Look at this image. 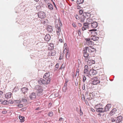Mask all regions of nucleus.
Masks as SVG:
<instances>
[{
  "instance_id": "nucleus-1",
  "label": "nucleus",
  "mask_w": 123,
  "mask_h": 123,
  "mask_svg": "<svg viewBox=\"0 0 123 123\" xmlns=\"http://www.w3.org/2000/svg\"><path fill=\"white\" fill-rule=\"evenodd\" d=\"M90 50L88 47H86L84 49L83 53L84 57L88 56L89 54L92 55L91 54H90Z\"/></svg>"
},
{
  "instance_id": "nucleus-2",
  "label": "nucleus",
  "mask_w": 123,
  "mask_h": 123,
  "mask_svg": "<svg viewBox=\"0 0 123 123\" xmlns=\"http://www.w3.org/2000/svg\"><path fill=\"white\" fill-rule=\"evenodd\" d=\"M48 80L47 81L45 79H43L42 78H40L38 80V83L41 85H43L44 84H47L49 83Z\"/></svg>"
},
{
  "instance_id": "nucleus-3",
  "label": "nucleus",
  "mask_w": 123,
  "mask_h": 123,
  "mask_svg": "<svg viewBox=\"0 0 123 123\" xmlns=\"http://www.w3.org/2000/svg\"><path fill=\"white\" fill-rule=\"evenodd\" d=\"M50 72H48L46 73L44 75L43 78L47 81L48 80V82L49 83L50 81Z\"/></svg>"
},
{
  "instance_id": "nucleus-4",
  "label": "nucleus",
  "mask_w": 123,
  "mask_h": 123,
  "mask_svg": "<svg viewBox=\"0 0 123 123\" xmlns=\"http://www.w3.org/2000/svg\"><path fill=\"white\" fill-rule=\"evenodd\" d=\"M91 79L92 82V84L93 85H97L100 82V81L98 80V78L96 77H93Z\"/></svg>"
},
{
  "instance_id": "nucleus-5",
  "label": "nucleus",
  "mask_w": 123,
  "mask_h": 123,
  "mask_svg": "<svg viewBox=\"0 0 123 123\" xmlns=\"http://www.w3.org/2000/svg\"><path fill=\"white\" fill-rule=\"evenodd\" d=\"M90 31H91V33L92 34H94L95 35H98L99 36L100 35V32L99 30L97 31V29H93L91 30H90Z\"/></svg>"
},
{
  "instance_id": "nucleus-6",
  "label": "nucleus",
  "mask_w": 123,
  "mask_h": 123,
  "mask_svg": "<svg viewBox=\"0 0 123 123\" xmlns=\"http://www.w3.org/2000/svg\"><path fill=\"white\" fill-rule=\"evenodd\" d=\"M37 15L38 17L41 18H44L46 17V14L43 12H39L38 13Z\"/></svg>"
},
{
  "instance_id": "nucleus-7",
  "label": "nucleus",
  "mask_w": 123,
  "mask_h": 123,
  "mask_svg": "<svg viewBox=\"0 0 123 123\" xmlns=\"http://www.w3.org/2000/svg\"><path fill=\"white\" fill-rule=\"evenodd\" d=\"M57 28L56 29V31L57 35L59 37L60 35L61 32V29L60 27L58 26V25H57L56 26V28Z\"/></svg>"
},
{
  "instance_id": "nucleus-8",
  "label": "nucleus",
  "mask_w": 123,
  "mask_h": 123,
  "mask_svg": "<svg viewBox=\"0 0 123 123\" xmlns=\"http://www.w3.org/2000/svg\"><path fill=\"white\" fill-rule=\"evenodd\" d=\"M37 91L38 93H40L42 92L43 89V87L40 86H37L36 87Z\"/></svg>"
},
{
  "instance_id": "nucleus-9",
  "label": "nucleus",
  "mask_w": 123,
  "mask_h": 123,
  "mask_svg": "<svg viewBox=\"0 0 123 123\" xmlns=\"http://www.w3.org/2000/svg\"><path fill=\"white\" fill-rule=\"evenodd\" d=\"M86 13L85 12L83 13V15H82L80 17V22H84L85 20V18H86Z\"/></svg>"
},
{
  "instance_id": "nucleus-10",
  "label": "nucleus",
  "mask_w": 123,
  "mask_h": 123,
  "mask_svg": "<svg viewBox=\"0 0 123 123\" xmlns=\"http://www.w3.org/2000/svg\"><path fill=\"white\" fill-rule=\"evenodd\" d=\"M123 119V117L121 116L118 117L116 119V123H122V121Z\"/></svg>"
},
{
  "instance_id": "nucleus-11",
  "label": "nucleus",
  "mask_w": 123,
  "mask_h": 123,
  "mask_svg": "<svg viewBox=\"0 0 123 123\" xmlns=\"http://www.w3.org/2000/svg\"><path fill=\"white\" fill-rule=\"evenodd\" d=\"M97 73L96 70L94 69L90 70L89 71L90 77L92 75H95L97 74Z\"/></svg>"
},
{
  "instance_id": "nucleus-12",
  "label": "nucleus",
  "mask_w": 123,
  "mask_h": 123,
  "mask_svg": "<svg viewBox=\"0 0 123 123\" xmlns=\"http://www.w3.org/2000/svg\"><path fill=\"white\" fill-rule=\"evenodd\" d=\"M111 107V105L110 104H107L103 110L104 112H106L109 110L110 109Z\"/></svg>"
},
{
  "instance_id": "nucleus-13",
  "label": "nucleus",
  "mask_w": 123,
  "mask_h": 123,
  "mask_svg": "<svg viewBox=\"0 0 123 123\" xmlns=\"http://www.w3.org/2000/svg\"><path fill=\"white\" fill-rule=\"evenodd\" d=\"M83 27L82 28V31H84L87 28H88L89 27V25L87 23H84L83 24Z\"/></svg>"
},
{
  "instance_id": "nucleus-14",
  "label": "nucleus",
  "mask_w": 123,
  "mask_h": 123,
  "mask_svg": "<svg viewBox=\"0 0 123 123\" xmlns=\"http://www.w3.org/2000/svg\"><path fill=\"white\" fill-rule=\"evenodd\" d=\"M47 29L49 33H51L53 31V29L51 26L48 25L47 27Z\"/></svg>"
},
{
  "instance_id": "nucleus-15",
  "label": "nucleus",
  "mask_w": 123,
  "mask_h": 123,
  "mask_svg": "<svg viewBox=\"0 0 123 123\" xmlns=\"http://www.w3.org/2000/svg\"><path fill=\"white\" fill-rule=\"evenodd\" d=\"M31 100H34L36 98V94L34 93H31L29 96Z\"/></svg>"
},
{
  "instance_id": "nucleus-16",
  "label": "nucleus",
  "mask_w": 123,
  "mask_h": 123,
  "mask_svg": "<svg viewBox=\"0 0 123 123\" xmlns=\"http://www.w3.org/2000/svg\"><path fill=\"white\" fill-rule=\"evenodd\" d=\"M89 49H90V54H94L96 51V49L93 47H88Z\"/></svg>"
},
{
  "instance_id": "nucleus-17",
  "label": "nucleus",
  "mask_w": 123,
  "mask_h": 123,
  "mask_svg": "<svg viewBox=\"0 0 123 123\" xmlns=\"http://www.w3.org/2000/svg\"><path fill=\"white\" fill-rule=\"evenodd\" d=\"M91 37V39L92 40H93L94 41H96L98 40L99 39V38L98 37H97L95 35H93V34H92Z\"/></svg>"
},
{
  "instance_id": "nucleus-18",
  "label": "nucleus",
  "mask_w": 123,
  "mask_h": 123,
  "mask_svg": "<svg viewBox=\"0 0 123 123\" xmlns=\"http://www.w3.org/2000/svg\"><path fill=\"white\" fill-rule=\"evenodd\" d=\"M98 26V23L96 22H93L91 24V27L93 28H96Z\"/></svg>"
},
{
  "instance_id": "nucleus-19",
  "label": "nucleus",
  "mask_w": 123,
  "mask_h": 123,
  "mask_svg": "<svg viewBox=\"0 0 123 123\" xmlns=\"http://www.w3.org/2000/svg\"><path fill=\"white\" fill-rule=\"evenodd\" d=\"M48 8L50 11L52 10L53 9V6L52 4L50 3H48L47 4Z\"/></svg>"
},
{
  "instance_id": "nucleus-20",
  "label": "nucleus",
  "mask_w": 123,
  "mask_h": 123,
  "mask_svg": "<svg viewBox=\"0 0 123 123\" xmlns=\"http://www.w3.org/2000/svg\"><path fill=\"white\" fill-rule=\"evenodd\" d=\"M86 41V43L88 45L92 44L93 42L90 40V38H88L85 39Z\"/></svg>"
},
{
  "instance_id": "nucleus-21",
  "label": "nucleus",
  "mask_w": 123,
  "mask_h": 123,
  "mask_svg": "<svg viewBox=\"0 0 123 123\" xmlns=\"http://www.w3.org/2000/svg\"><path fill=\"white\" fill-rule=\"evenodd\" d=\"M95 63V61L92 60H88L87 61V64L89 66H91L92 64Z\"/></svg>"
},
{
  "instance_id": "nucleus-22",
  "label": "nucleus",
  "mask_w": 123,
  "mask_h": 123,
  "mask_svg": "<svg viewBox=\"0 0 123 123\" xmlns=\"http://www.w3.org/2000/svg\"><path fill=\"white\" fill-rule=\"evenodd\" d=\"M28 90V88L25 87L22 88L21 89V92L24 94H25V93L27 92Z\"/></svg>"
},
{
  "instance_id": "nucleus-23",
  "label": "nucleus",
  "mask_w": 123,
  "mask_h": 123,
  "mask_svg": "<svg viewBox=\"0 0 123 123\" xmlns=\"http://www.w3.org/2000/svg\"><path fill=\"white\" fill-rule=\"evenodd\" d=\"M116 109L115 108H114L109 113V114L110 116H112L116 113Z\"/></svg>"
},
{
  "instance_id": "nucleus-24",
  "label": "nucleus",
  "mask_w": 123,
  "mask_h": 123,
  "mask_svg": "<svg viewBox=\"0 0 123 123\" xmlns=\"http://www.w3.org/2000/svg\"><path fill=\"white\" fill-rule=\"evenodd\" d=\"M12 95V93L11 92H8L5 94V97L7 98H11V96Z\"/></svg>"
},
{
  "instance_id": "nucleus-25",
  "label": "nucleus",
  "mask_w": 123,
  "mask_h": 123,
  "mask_svg": "<svg viewBox=\"0 0 123 123\" xmlns=\"http://www.w3.org/2000/svg\"><path fill=\"white\" fill-rule=\"evenodd\" d=\"M50 38V36L49 34H47L44 37V39L45 41H49Z\"/></svg>"
},
{
  "instance_id": "nucleus-26",
  "label": "nucleus",
  "mask_w": 123,
  "mask_h": 123,
  "mask_svg": "<svg viewBox=\"0 0 123 123\" xmlns=\"http://www.w3.org/2000/svg\"><path fill=\"white\" fill-rule=\"evenodd\" d=\"M84 73L86 76L90 77L89 71L88 69H84Z\"/></svg>"
},
{
  "instance_id": "nucleus-27",
  "label": "nucleus",
  "mask_w": 123,
  "mask_h": 123,
  "mask_svg": "<svg viewBox=\"0 0 123 123\" xmlns=\"http://www.w3.org/2000/svg\"><path fill=\"white\" fill-rule=\"evenodd\" d=\"M93 20L91 18H88L86 19V22L89 25L92 24L93 22Z\"/></svg>"
},
{
  "instance_id": "nucleus-28",
  "label": "nucleus",
  "mask_w": 123,
  "mask_h": 123,
  "mask_svg": "<svg viewBox=\"0 0 123 123\" xmlns=\"http://www.w3.org/2000/svg\"><path fill=\"white\" fill-rule=\"evenodd\" d=\"M96 111L99 113H104V112L103 109V107L101 108H100L99 109H96Z\"/></svg>"
},
{
  "instance_id": "nucleus-29",
  "label": "nucleus",
  "mask_w": 123,
  "mask_h": 123,
  "mask_svg": "<svg viewBox=\"0 0 123 123\" xmlns=\"http://www.w3.org/2000/svg\"><path fill=\"white\" fill-rule=\"evenodd\" d=\"M54 48V45L52 43L50 44L49 45L48 49L49 50H51L53 49Z\"/></svg>"
},
{
  "instance_id": "nucleus-30",
  "label": "nucleus",
  "mask_w": 123,
  "mask_h": 123,
  "mask_svg": "<svg viewBox=\"0 0 123 123\" xmlns=\"http://www.w3.org/2000/svg\"><path fill=\"white\" fill-rule=\"evenodd\" d=\"M19 118L20 120V121L21 122H23L24 121L25 117H24L20 115L19 116Z\"/></svg>"
},
{
  "instance_id": "nucleus-31",
  "label": "nucleus",
  "mask_w": 123,
  "mask_h": 123,
  "mask_svg": "<svg viewBox=\"0 0 123 123\" xmlns=\"http://www.w3.org/2000/svg\"><path fill=\"white\" fill-rule=\"evenodd\" d=\"M103 107L102 106V105L101 104H99L96 105L95 107V108L96 109H97L100 108H101V107Z\"/></svg>"
},
{
  "instance_id": "nucleus-32",
  "label": "nucleus",
  "mask_w": 123,
  "mask_h": 123,
  "mask_svg": "<svg viewBox=\"0 0 123 123\" xmlns=\"http://www.w3.org/2000/svg\"><path fill=\"white\" fill-rule=\"evenodd\" d=\"M65 56L67 59H69L70 56L69 53L68 51L67 52Z\"/></svg>"
},
{
  "instance_id": "nucleus-33",
  "label": "nucleus",
  "mask_w": 123,
  "mask_h": 123,
  "mask_svg": "<svg viewBox=\"0 0 123 123\" xmlns=\"http://www.w3.org/2000/svg\"><path fill=\"white\" fill-rule=\"evenodd\" d=\"M83 2V0H77L76 2L77 4H80L82 3Z\"/></svg>"
},
{
  "instance_id": "nucleus-34",
  "label": "nucleus",
  "mask_w": 123,
  "mask_h": 123,
  "mask_svg": "<svg viewBox=\"0 0 123 123\" xmlns=\"http://www.w3.org/2000/svg\"><path fill=\"white\" fill-rule=\"evenodd\" d=\"M22 101L24 103V104H26L27 103V100L26 99L22 98Z\"/></svg>"
},
{
  "instance_id": "nucleus-35",
  "label": "nucleus",
  "mask_w": 123,
  "mask_h": 123,
  "mask_svg": "<svg viewBox=\"0 0 123 123\" xmlns=\"http://www.w3.org/2000/svg\"><path fill=\"white\" fill-rule=\"evenodd\" d=\"M56 53V52L55 51H52L51 53V56H54L55 55Z\"/></svg>"
},
{
  "instance_id": "nucleus-36",
  "label": "nucleus",
  "mask_w": 123,
  "mask_h": 123,
  "mask_svg": "<svg viewBox=\"0 0 123 123\" xmlns=\"http://www.w3.org/2000/svg\"><path fill=\"white\" fill-rule=\"evenodd\" d=\"M67 89V87L64 86L62 88V90L64 92H66Z\"/></svg>"
},
{
  "instance_id": "nucleus-37",
  "label": "nucleus",
  "mask_w": 123,
  "mask_h": 123,
  "mask_svg": "<svg viewBox=\"0 0 123 123\" xmlns=\"http://www.w3.org/2000/svg\"><path fill=\"white\" fill-rule=\"evenodd\" d=\"M14 103L19 104L21 103V101L20 100H16L14 101Z\"/></svg>"
},
{
  "instance_id": "nucleus-38",
  "label": "nucleus",
  "mask_w": 123,
  "mask_h": 123,
  "mask_svg": "<svg viewBox=\"0 0 123 123\" xmlns=\"http://www.w3.org/2000/svg\"><path fill=\"white\" fill-rule=\"evenodd\" d=\"M48 115L50 117H51L53 115V113L52 112L50 111L49 112L48 114Z\"/></svg>"
},
{
  "instance_id": "nucleus-39",
  "label": "nucleus",
  "mask_w": 123,
  "mask_h": 123,
  "mask_svg": "<svg viewBox=\"0 0 123 123\" xmlns=\"http://www.w3.org/2000/svg\"><path fill=\"white\" fill-rule=\"evenodd\" d=\"M85 58V60L86 62H87L88 60H89L88 59L90 58V57L88 56L86 57H84Z\"/></svg>"
},
{
  "instance_id": "nucleus-40",
  "label": "nucleus",
  "mask_w": 123,
  "mask_h": 123,
  "mask_svg": "<svg viewBox=\"0 0 123 123\" xmlns=\"http://www.w3.org/2000/svg\"><path fill=\"white\" fill-rule=\"evenodd\" d=\"M65 67V65H63V64L62 65L60 68H59V69H62L64 68Z\"/></svg>"
},
{
  "instance_id": "nucleus-41",
  "label": "nucleus",
  "mask_w": 123,
  "mask_h": 123,
  "mask_svg": "<svg viewBox=\"0 0 123 123\" xmlns=\"http://www.w3.org/2000/svg\"><path fill=\"white\" fill-rule=\"evenodd\" d=\"M74 16L75 17L76 19H80V17L78 16V15L76 14L74 15Z\"/></svg>"
},
{
  "instance_id": "nucleus-42",
  "label": "nucleus",
  "mask_w": 123,
  "mask_h": 123,
  "mask_svg": "<svg viewBox=\"0 0 123 123\" xmlns=\"http://www.w3.org/2000/svg\"><path fill=\"white\" fill-rule=\"evenodd\" d=\"M7 101L6 100H4V101H3L2 102V103L4 105H6L7 104Z\"/></svg>"
},
{
  "instance_id": "nucleus-43",
  "label": "nucleus",
  "mask_w": 123,
  "mask_h": 123,
  "mask_svg": "<svg viewBox=\"0 0 123 123\" xmlns=\"http://www.w3.org/2000/svg\"><path fill=\"white\" fill-rule=\"evenodd\" d=\"M17 106L19 108H21L23 107V105L22 104H19Z\"/></svg>"
},
{
  "instance_id": "nucleus-44",
  "label": "nucleus",
  "mask_w": 123,
  "mask_h": 123,
  "mask_svg": "<svg viewBox=\"0 0 123 123\" xmlns=\"http://www.w3.org/2000/svg\"><path fill=\"white\" fill-rule=\"evenodd\" d=\"M79 114L80 115V116L82 115L83 114V113L82 111H81L80 107Z\"/></svg>"
},
{
  "instance_id": "nucleus-45",
  "label": "nucleus",
  "mask_w": 123,
  "mask_h": 123,
  "mask_svg": "<svg viewBox=\"0 0 123 123\" xmlns=\"http://www.w3.org/2000/svg\"><path fill=\"white\" fill-rule=\"evenodd\" d=\"M27 109V108L26 107H25L22 108L21 109V110L22 111H25Z\"/></svg>"
},
{
  "instance_id": "nucleus-46",
  "label": "nucleus",
  "mask_w": 123,
  "mask_h": 123,
  "mask_svg": "<svg viewBox=\"0 0 123 123\" xmlns=\"http://www.w3.org/2000/svg\"><path fill=\"white\" fill-rule=\"evenodd\" d=\"M83 12V11L82 10H80L79 11V13L80 15H81Z\"/></svg>"
},
{
  "instance_id": "nucleus-47",
  "label": "nucleus",
  "mask_w": 123,
  "mask_h": 123,
  "mask_svg": "<svg viewBox=\"0 0 123 123\" xmlns=\"http://www.w3.org/2000/svg\"><path fill=\"white\" fill-rule=\"evenodd\" d=\"M86 80V77L85 76H83V81L84 82H85Z\"/></svg>"
},
{
  "instance_id": "nucleus-48",
  "label": "nucleus",
  "mask_w": 123,
  "mask_h": 123,
  "mask_svg": "<svg viewBox=\"0 0 123 123\" xmlns=\"http://www.w3.org/2000/svg\"><path fill=\"white\" fill-rule=\"evenodd\" d=\"M86 17H87H87H90V14L89 13H86Z\"/></svg>"
},
{
  "instance_id": "nucleus-49",
  "label": "nucleus",
  "mask_w": 123,
  "mask_h": 123,
  "mask_svg": "<svg viewBox=\"0 0 123 123\" xmlns=\"http://www.w3.org/2000/svg\"><path fill=\"white\" fill-rule=\"evenodd\" d=\"M48 21L47 19H46V20H44L43 21V23L44 24H45V23H46Z\"/></svg>"
},
{
  "instance_id": "nucleus-50",
  "label": "nucleus",
  "mask_w": 123,
  "mask_h": 123,
  "mask_svg": "<svg viewBox=\"0 0 123 123\" xmlns=\"http://www.w3.org/2000/svg\"><path fill=\"white\" fill-rule=\"evenodd\" d=\"M72 25L74 28H75L76 27V25L74 23H73Z\"/></svg>"
},
{
  "instance_id": "nucleus-51",
  "label": "nucleus",
  "mask_w": 123,
  "mask_h": 123,
  "mask_svg": "<svg viewBox=\"0 0 123 123\" xmlns=\"http://www.w3.org/2000/svg\"><path fill=\"white\" fill-rule=\"evenodd\" d=\"M111 121L112 122H114L116 121V120H115L113 118H111Z\"/></svg>"
},
{
  "instance_id": "nucleus-52",
  "label": "nucleus",
  "mask_w": 123,
  "mask_h": 123,
  "mask_svg": "<svg viewBox=\"0 0 123 123\" xmlns=\"http://www.w3.org/2000/svg\"><path fill=\"white\" fill-rule=\"evenodd\" d=\"M81 7V6H80L79 5H78L77 7V8L79 9H80Z\"/></svg>"
},
{
  "instance_id": "nucleus-53",
  "label": "nucleus",
  "mask_w": 123,
  "mask_h": 123,
  "mask_svg": "<svg viewBox=\"0 0 123 123\" xmlns=\"http://www.w3.org/2000/svg\"><path fill=\"white\" fill-rule=\"evenodd\" d=\"M83 98V99L85 100V98L84 97V94H82V99Z\"/></svg>"
},
{
  "instance_id": "nucleus-54",
  "label": "nucleus",
  "mask_w": 123,
  "mask_h": 123,
  "mask_svg": "<svg viewBox=\"0 0 123 123\" xmlns=\"http://www.w3.org/2000/svg\"><path fill=\"white\" fill-rule=\"evenodd\" d=\"M88 68V66L87 65H86L85 66V69H87Z\"/></svg>"
},
{
  "instance_id": "nucleus-55",
  "label": "nucleus",
  "mask_w": 123,
  "mask_h": 123,
  "mask_svg": "<svg viewBox=\"0 0 123 123\" xmlns=\"http://www.w3.org/2000/svg\"><path fill=\"white\" fill-rule=\"evenodd\" d=\"M82 89L83 90H84L85 89V85L84 84L82 86Z\"/></svg>"
},
{
  "instance_id": "nucleus-56",
  "label": "nucleus",
  "mask_w": 123,
  "mask_h": 123,
  "mask_svg": "<svg viewBox=\"0 0 123 123\" xmlns=\"http://www.w3.org/2000/svg\"><path fill=\"white\" fill-rule=\"evenodd\" d=\"M79 69H77V70L76 73H78V76L79 75Z\"/></svg>"
},
{
  "instance_id": "nucleus-57",
  "label": "nucleus",
  "mask_w": 123,
  "mask_h": 123,
  "mask_svg": "<svg viewBox=\"0 0 123 123\" xmlns=\"http://www.w3.org/2000/svg\"><path fill=\"white\" fill-rule=\"evenodd\" d=\"M88 91H86V92L85 96H87L88 95Z\"/></svg>"
},
{
  "instance_id": "nucleus-58",
  "label": "nucleus",
  "mask_w": 123,
  "mask_h": 123,
  "mask_svg": "<svg viewBox=\"0 0 123 123\" xmlns=\"http://www.w3.org/2000/svg\"><path fill=\"white\" fill-rule=\"evenodd\" d=\"M58 66H59V64H58V63H57L55 65V67L58 68Z\"/></svg>"
},
{
  "instance_id": "nucleus-59",
  "label": "nucleus",
  "mask_w": 123,
  "mask_h": 123,
  "mask_svg": "<svg viewBox=\"0 0 123 123\" xmlns=\"http://www.w3.org/2000/svg\"><path fill=\"white\" fill-rule=\"evenodd\" d=\"M2 113L3 114H6L7 113V111H2Z\"/></svg>"
},
{
  "instance_id": "nucleus-60",
  "label": "nucleus",
  "mask_w": 123,
  "mask_h": 123,
  "mask_svg": "<svg viewBox=\"0 0 123 123\" xmlns=\"http://www.w3.org/2000/svg\"><path fill=\"white\" fill-rule=\"evenodd\" d=\"M63 118H62V117H61V118H60L59 119V121H63Z\"/></svg>"
},
{
  "instance_id": "nucleus-61",
  "label": "nucleus",
  "mask_w": 123,
  "mask_h": 123,
  "mask_svg": "<svg viewBox=\"0 0 123 123\" xmlns=\"http://www.w3.org/2000/svg\"><path fill=\"white\" fill-rule=\"evenodd\" d=\"M80 29H79V30H78V34H79V33H80V34H81V32L80 31Z\"/></svg>"
},
{
  "instance_id": "nucleus-62",
  "label": "nucleus",
  "mask_w": 123,
  "mask_h": 123,
  "mask_svg": "<svg viewBox=\"0 0 123 123\" xmlns=\"http://www.w3.org/2000/svg\"><path fill=\"white\" fill-rule=\"evenodd\" d=\"M78 25L79 26L81 27L82 26V24L81 23H78Z\"/></svg>"
},
{
  "instance_id": "nucleus-63",
  "label": "nucleus",
  "mask_w": 123,
  "mask_h": 123,
  "mask_svg": "<svg viewBox=\"0 0 123 123\" xmlns=\"http://www.w3.org/2000/svg\"><path fill=\"white\" fill-rule=\"evenodd\" d=\"M59 41L61 43H62V39H60L59 40Z\"/></svg>"
},
{
  "instance_id": "nucleus-64",
  "label": "nucleus",
  "mask_w": 123,
  "mask_h": 123,
  "mask_svg": "<svg viewBox=\"0 0 123 123\" xmlns=\"http://www.w3.org/2000/svg\"><path fill=\"white\" fill-rule=\"evenodd\" d=\"M91 111H93V112H94L95 111V110L92 108H91Z\"/></svg>"
}]
</instances>
